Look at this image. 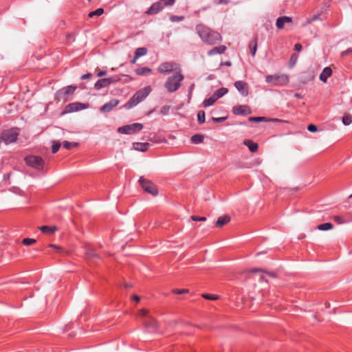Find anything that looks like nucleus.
Wrapping results in <instances>:
<instances>
[{
	"label": "nucleus",
	"instance_id": "nucleus-1",
	"mask_svg": "<svg viewBox=\"0 0 352 352\" xmlns=\"http://www.w3.org/2000/svg\"><path fill=\"white\" fill-rule=\"evenodd\" d=\"M195 30L201 41L208 45H215L221 41V36L219 32L204 24H197Z\"/></svg>",
	"mask_w": 352,
	"mask_h": 352
},
{
	"label": "nucleus",
	"instance_id": "nucleus-2",
	"mask_svg": "<svg viewBox=\"0 0 352 352\" xmlns=\"http://www.w3.org/2000/svg\"><path fill=\"white\" fill-rule=\"evenodd\" d=\"M184 79V76L181 71L175 72L172 76L167 78L164 83V87L169 93L175 92L179 89L181 82Z\"/></svg>",
	"mask_w": 352,
	"mask_h": 352
},
{
	"label": "nucleus",
	"instance_id": "nucleus-3",
	"mask_svg": "<svg viewBox=\"0 0 352 352\" xmlns=\"http://www.w3.org/2000/svg\"><path fill=\"white\" fill-rule=\"evenodd\" d=\"M24 161L28 166L45 173V161L41 157L36 155H28L24 158Z\"/></svg>",
	"mask_w": 352,
	"mask_h": 352
},
{
	"label": "nucleus",
	"instance_id": "nucleus-4",
	"mask_svg": "<svg viewBox=\"0 0 352 352\" xmlns=\"http://www.w3.org/2000/svg\"><path fill=\"white\" fill-rule=\"evenodd\" d=\"M76 89V85H69L59 89L55 94V100L63 102L69 100Z\"/></svg>",
	"mask_w": 352,
	"mask_h": 352
},
{
	"label": "nucleus",
	"instance_id": "nucleus-5",
	"mask_svg": "<svg viewBox=\"0 0 352 352\" xmlns=\"http://www.w3.org/2000/svg\"><path fill=\"white\" fill-rule=\"evenodd\" d=\"M139 183L143 190L153 196H156L158 194V190L156 186L151 180L145 179L144 177H140L139 179Z\"/></svg>",
	"mask_w": 352,
	"mask_h": 352
},
{
	"label": "nucleus",
	"instance_id": "nucleus-6",
	"mask_svg": "<svg viewBox=\"0 0 352 352\" xmlns=\"http://www.w3.org/2000/svg\"><path fill=\"white\" fill-rule=\"evenodd\" d=\"M143 128L144 126L141 123H133L119 127L118 131L122 134L131 135L139 132Z\"/></svg>",
	"mask_w": 352,
	"mask_h": 352
},
{
	"label": "nucleus",
	"instance_id": "nucleus-7",
	"mask_svg": "<svg viewBox=\"0 0 352 352\" xmlns=\"http://www.w3.org/2000/svg\"><path fill=\"white\" fill-rule=\"evenodd\" d=\"M266 82L274 85H283L289 82V78L287 75H267L265 77Z\"/></svg>",
	"mask_w": 352,
	"mask_h": 352
},
{
	"label": "nucleus",
	"instance_id": "nucleus-8",
	"mask_svg": "<svg viewBox=\"0 0 352 352\" xmlns=\"http://www.w3.org/2000/svg\"><path fill=\"white\" fill-rule=\"evenodd\" d=\"M120 80V78L118 76H113L109 78H105L98 80L94 85V88L100 90L102 88L106 87L111 84L116 83Z\"/></svg>",
	"mask_w": 352,
	"mask_h": 352
},
{
	"label": "nucleus",
	"instance_id": "nucleus-9",
	"mask_svg": "<svg viewBox=\"0 0 352 352\" xmlns=\"http://www.w3.org/2000/svg\"><path fill=\"white\" fill-rule=\"evenodd\" d=\"M232 113L236 116H247L252 113V110L248 105H237L232 108Z\"/></svg>",
	"mask_w": 352,
	"mask_h": 352
},
{
	"label": "nucleus",
	"instance_id": "nucleus-10",
	"mask_svg": "<svg viewBox=\"0 0 352 352\" xmlns=\"http://www.w3.org/2000/svg\"><path fill=\"white\" fill-rule=\"evenodd\" d=\"M148 311L142 309L140 311V316L145 317L144 324L147 327L155 328L157 326V321L152 317L147 316Z\"/></svg>",
	"mask_w": 352,
	"mask_h": 352
},
{
	"label": "nucleus",
	"instance_id": "nucleus-11",
	"mask_svg": "<svg viewBox=\"0 0 352 352\" xmlns=\"http://www.w3.org/2000/svg\"><path fill=\"white\" fill-rule=\"evenodd\" d=\"M177 64L171 62H164L160 64L157 71L161 74H169L174 69Z\"/></svg>",
	"mask_w": 352,
	"mask_h": 352
},
{
	"label": "nucleus",
	"instance_id": "nucleus-12",
	"mask_svg": "<svg viewBox=\"0 0 352 352\" xmlns=\"http://www.w3.org/2000/svg\"><path fill=\"white\" fill-rule=\"evenodd\" d=\"M234 87L243 96H247L249 94V87L247 82L238 80L234 82Z\"/></svg>",
	"mask_w": 352,
	"mask_h": 352
},
{
	"label": "nucleus",
	"instance_id": "nucleus-13",
	"mask_svg": "<svg viewBox=\"0 0 352 352\" xmlns=\"http://www.w3.org/2000/svg\"><path fill=\"white\" fill-rule=\"evenodd\" d=\"M151 91V88L149 86H146L144 87L143 89H141L136 91V93L134 94V96L137 99L138 102H140L143 101L150 94Z\"/></svg>",
	"mask_w": 352,
	"mask_h": 352
},
{
	"label": "nucleus",
	"instance_id": "nucleus-14",
	"mask_svg": "<svg viewBox=\"0 0 352 352\" xmlns=\"http://www.w3.org/2000/svg\"><path fill=\"white\" fill-rule=\"evenodd\" d=\"M164 8L162 2L160 1L152 4L149 9L146 12L148 15L156 14Z\"/></svg>",
	"mask_w": 352,
	"mask_h": 352
},
{
	"label": "nucleus",
	"instance_id": "nucleus-15",
	"mask_svg": "<svg viewBox=\"0 0 352 352\" xmlns=\"http://www.w3.org/2000/svg\"><path fill=\"white\" fill-rule=\"evenodd\" d=\"M85 109V104L80 102H73L67 104L65 107V111L71 113L74 111H78Z\"/></svg>",
	"mask_w": 352,
	"mask_h": 352
},
{
	"label": "nucleus",
	"instance_id": "nucleus-16",
	"mask_svg": "<svg viewBox=\"0 0 352 352\" xmlns=\"http://www.w3.org/2000/svg\"><path fill=\"white\" fill-rule=\"evenodd\" d=\"M119 104V100L117 99H112L109 102L103 104L100 110L101 112H109L113 107H116Z\"/></svg>",
	"mask_w": 352,
	"mask_h": 352
},
{
	"label": "nucleus",
	"instance_id": "nucleus-17",
	"mask_svg": "<svg viewBox=\"0 0 352 352\" xmlns=\"http://www.w3.org/2000/svg\"><path fill=\"white\" fill-rule=\"evenodd\" d=\"M292 17L284 16L278 17L276 19V25L278 29H282V28H283L285 23H292Z\"/></svg>",
	"mask_w": 352,
	"mask_h": 352
},
{
	"label": "nucleus",
	"instance_id": "nucleus-18",
	"mask_svg": "<svg viewBox=\"0 0 352 352\" xmlns=\"http://www.w3.org/2000/svg\"><path fill=\"white\" fill-rule=\"evenodd\" d=\"M226 47L225 45H219L213 47L208 52V56H213L217 54H223L226 50Z\"/></svg>",
	"mask_w": 352,
	"mask_h": 352
},
{
	"label": "nucleus",
	"instance_id": "nucleus-19",
	"mask_svg": "<svg viewBox=\"0 0 352 352\" xmlns=\"http://www.w3.org/2000/svg\"><path fill=\"white\" fill-rule=\"evenodd\" d=\"M332 74V69L329 67H326L320 75V80L324 82H327V78Z\"/></svg>",
	"mask_w": 352,
	"mask_h": 352
},
{
	"label": "nucleus",
	"instance_id": "nucleus-20",
	"mask_svg": "<svg viewBox=\"0 0 352 352\" xmlns=\"http://www.w3.org/2000/svg\"><path fill=\"white\" fill-rule=\"evenodd\" d=\"M244 145L248 147L249 150L252 153H256L258 151V145L257 143L254 142L251 140H245L243 141Z\"/></svg>",
	"mask_w": 352,
	"mask_h": 352
},
{
	"label": "nucleus",
	"instance_id": "nucleus-21",
	"mask_svg": "<svg viewBox=\"0 0 352 352\" xmlns=\"http://www.w3.org/2000/svg\"><path fill=\"white\" fill-rule=\"evenodd\" d=\"M230 221V217L228 215H224L218 218L216 222V226L221 228L227 224Z\"/></svg>",
	"mask_w": 352,
	"mask_h": 352
},
{
	"label": "nucleus",
	"instance_id": "nucleus-22",
	"mask_svg": "<svg viewBox=\"0 0 352 352\" xmlns=\"http://www.w3.org/2000/svg\"><path fill=\"white\" fill-rule=\"evenodd\" d=\"M38 229L45 234H52L57 230V228L56 226H43L38 228Z\"/></svg>",
	"mask_w": 352,
	"mask_h": 352
},
{
	"label": "nucleus",
	"instance_id": "nucleus-23",
	"mask_svg": "<svg viewBox=\"0 0 352 352\" xmlns=\"http://www.w3.org/2000/svg\"><path fill=\"white\" fill-rule=\"evenodd\" d=\"M85 254L88 260L100 259V256L91 248H88L86 250Z\"/></svg>",
	"mask_w": 352,
	"mask_h": 352
},
{
	"label": "nucleus",
	"instance_id": "nucleus-24",
	"mask_svg": "<svg viewBox=\"0 0 352 352\" xmlns=\"http://www.w3.org/2000/svg\"><path fill=\"white\" fill-rule=\"evenodd\" d=\"M204 135L202 134H199V133L193 135L190 138L191 143L194 144H201L204 142Z\"/></svg>",
	"mask_w": 352,
	"mask_h": 352
},
{
	"label": "nucleus",
	"instance_id": "nucleus-25",
	"mask_svg": "<svg viewBox=\"0 0 352 352\" xmlns=\"http://www.w3.org/2000/svg\"><path fill=\"white\" fill-rule=\"evenodd\" d=\"M249 49L252 55L254 56L257 50V37H255L250 42Z\"/></svg>",
	"mask_w": 352,
	"mask_h": 352
},
{
	"label": "nucleus",
	"instance_id": "nucleus-26",
	"mask_svg": "<svg viewBox=\"0 0 352 352\" xmlns=\"http://www.w3.org/2000/svg\"><path fill=\"white\" fill-rule=\"evenodd\" d=\"M228 92V89L227 88L221 87L216 90L212 95L215 97L217 100H218L219 98L226 95Z\"/></svg>",
	"mask_w": 352,
	"mask_h": 352
},
{
	"label": "nucleus",
	"instance_id": "nucleus-27",
	"mask_svg": "<svg viewBox=\"0 0 352 352\" xmlns=\"http://www.w3.org/2000/svg\"><path fill=\"white\" fill-rule=\"evenodd\" d=\"M150 146L149 143H141V142H137L134 144V147L136 150L144 152L148 149Z\"/></svg>",
	"mask_w": 352,
	"mask_h": 352
},
{
	"label": "nucleus",
	"instance_id": "nucleus-28",
	"mask_svg": "<svg viewBox=\"0 0 352 352\" xmlns=\"http://www.w3.org/2000/svg\"><path fill=\"white\" fill-rule=\"evenodd\" d=\"M139 102H138L137 99L134 96V95L129 100V101L124 105V107L126 109H130L132 107L136 106Z\"/></svg>",
	"mask_w": 352,
	"mask_h": 352
},
{
	"label": "nucleus",
	"instance_id": "nucleus-29",
	"mask_svg": "<svg viewBox=\"0 0 352 352\" xmlns=\"http://www.w3.org/2000/svg\"><path fill=\"white\" fill-rule=\"evenodd\" d=\"M138 75L145 76L151 73V69L146 67H139L135 70Z\"/></svg>",
	"mask_w": 352,
	"mask_h": 352
},
{
	"label": "nucleus",
	"instance_id": "nucleus-30",
	"mask_svg": "<svg viewBox=\"0 0 352 352\" xmlns=\"http://www.w3.org/2000/svg\"><path fill=\"white\" fill-rule=\"evenodd\" d=\"M217 100L215 98V97L213 95H212L210 97H209L208 98H206L204 100L203 106L204 107H208L212 106L214 104V102Z\"/></svg>",
	"mask_w": 352,
	"mask_h": 352
},
{
	"label": "nucleus",
	"instance_id": "nucleus-31",
	"mask_svg": "<svg viewBox=\"0 0 352 352\" xmlns=\"http://www.w3.org/2000/svg\"><path fill=\"white\" fill-rule=\"evenodd\" d=\"M147 48L146 47H138L135 51V55L136 56V58H139L141 56H143L147 54Z\"/></svg>",
	"mask_w": 352,
	"mask_h": 352
},
{
	"label": "nucleus",
	"instance_id": "nucleus-32",
	"mask_svg": "<svg viewBox=\"0 0 352 352\" xmlns=\"http://www.w3.org/2000/svg\"><path fill=\"white\" fill-rule=\"evenodd\" d=\"M333 228V225L331 223H324L318 226L317 228L320 230L327 231L331 230Z\"/></svg>",
	"mask_w": 352,
	"mask_h": 352
},
{
	"label": "nucleus",
	"instance_id": "nucleus-33",
	"mask_svg": "<svg viewBox=\"0 0 352 352\" xmlns=\"http://www.w3.org/2000/svg\"><path fill=\"white\" fill-rule=\"evenodd\" d=\"M320 16H321V14H314L313 16H310L309 18H308L307 19L306 22L305 23V24L303 25L304 26L307 25L317 20L321 19Z\"/></svg>",
	"mask_w": 352,
	"mask_h": 352
},
{
	"label": "nucleus",
	"instance_id": "nucleus-34",
	"mask_svg": "<svg viewBox=\"0 0 352 352\" xmlns=\"http://www.w3.org/2000/svg\"><path fill=\"white\" fill-rule=\"evenodd\" d=\"M79 145V144L78 142H68V141H63V148H66V149H72V148L74 147H76Z\"/></svg>",
	"mask_w": 352,
	"mask_h": 352
},
{
	"label": "nucleus",
	"instance_id": "nucleus-35",
	"mask_svg": "<svg viewBox=\"0 0 352 352\" xmlns=\"http://www.w3.org/2000/svg\"><path fill=\"white\" fill-rule=\"evenodd\" d=\"M104 13V10L102 8H98L94 11L90 12L89 13V17L92 18L94 16H100Z\"/></svg>",
	"mask_w": 352,
	"mask_h": 352
},
{
	"label": "nucleus",
	"instance_id": "nucleus-36",
	"mask_svg": "<svg viewBox=\"0 0 352 352\" xmlns=\"http://www.w3.org/2000/svg\"><path fill=\"white\" fill-rule=\"evenodd\" d=\"M60 146H61V144H60V143L59 142H58V141H53L52 142V153L53 154L56 153L58 151Z\"/></svg>",
	"mask_w": 352,
	"mask_h": 352
},
{
	"label": "nucleus",
	"instance_id": "nucleus-37",
	"mask_svg": "<svg viewBox=\"0 0 352 352\" xmlns=\"http://www.w3.org/2000/svg\"><path fill=\"white\" fill-rule=\"evenodd\" d=\"M342 123L348 126L352 122V118L349 114L344 115L342 119Z\"/></svg>",
	"mask_w": 352,
	"mask_h": 352
},
{
	"label": "nucleus",
	"instance_id": "nucleus-38",
	"mask_svg": "<svg viewBox=\"0 0 352 352\" xmlns=\"http://www.w3.org/2000/svg\"><path fill=\"white\" fill-rule=\"evenodd\" d=\"M197 121L199 124H203L205 122V112L204 111H199L198 112Z\"/></svg>",
	"mask_w": 352,
	"mask_h": 352
},
{
	"label": "nucleus",
	"instance_id": "nucleus-39",
	"mask_svg": "<svg viewBox=\"0 0 352 352\" xmlns=\"http://www.w3.org/2000/svg\"><path fill=\"white\" fill-rule=\"evenodd\" d=\"M249 122H260L263 121H266L267 119L265 117H250L248 118Z\"/></svg>",
	"mask_w": 352,
	"mask_h": 352
},
{
	"label": "nucleus",
	"instance_id": "nucleus-40",
	"mask_svg": "<svg viewBox=\"0 0 352 352\" xmlns=\"http://www.w3.org/2000/svg\"><path fill=\"white\" fill-rule=\"evenodd\" d=\"M36 242V241L34 239L25 238L22 241V244L25 246H28V245L35 243Z\"/></svg>",
	"mask_w": 352,
	"mask_h": 352
},
{
	"label": "nucleus",
	"instance_id": "nucleus-41",
	"mask_svg": "<svg viewBox=\"0 0 352 352\" xmlns=\"http://www.w3.org/2000/svg\"><path fill=\"white\" fill-rule=\"evenodd\" d=\"M184 19V16L172 15L170 16V20L172 22H179Z\"/></svg>",
	"mask_w": 352,
	"mask_h": 352
},
{
	"label": "nucleus",
	"instance_id": "nucleus-42",
	"mask_svg": "<svg viewBox=\"0 0 352 352\" xmlns=\"http://www.w3.org/2000/svg\"><path fill=\"white\" fill-rule=\"evenodd\" d=\"M297 59H298V55L296 54H292V56L290 57V60H289L290 65L294 66L296 64Z\"/></svg>",
	"mask_w": 352,
	"mask_h": 352
},
{
	"label": "nucleus",
	"instance_id": "nucleus-43",
	"mask_svg": "<svg viewBox=\"0 0 352 352\" xmlns=\"http://www.w3.org/2000/svg\"><path fill=\"white\" fill-rule=\"evenodd\" d=\"M202 296L207 300H217L218 299V296L212 294H204Z\"/></svg>",
	"mask_w": 352,
	"mask_h": 352
},
{
	"label": "nucleus",
	"instance_id": "nucleus-44",
	"mask_svg": "<svg viewBox=\"0 0 352 352\" xmlns=\"http://www.w3.org/2000/svg\"><path fill=\"white\" fill-rule=\"evenodd\" d=\"M170 107L165 105L163 106L160 109V113L162 115H167L169 112Z\"/></svg>",
	"mask_w": 352,
	"mask_h": 352
},
{
	"label": "nucleus",
	"instance_id": "nucleus-45",
	"mask_svg": "<svg viewBox=\"0 0 352 352\" xmlns=\"http://www.w3.org/2000/svg\"><path fill=\"white\" fill-rule=\"evenodd\" d=\"M191 219L195 221H205L206 220V217H197V216H191Z\"/></svg>",
	"mask_w": 352,
	"mask_h": 352
},
{
	"label": "nucleus",
	"instance_id": "nucleus-46",
	"mask_svg": "<svg viewBox=\"0 0 352 352\" xmlns=\"http://www.w3.org/2000/svg\"><path fill=\"white\" fill-rule=\"evenodd\" d=\"M162 2L163 7L165 6H173L175 3V0H160Z\"/></svg>",
	"mask_w": 352,
	"mask_h": 352
},
{
	"label": "nucleus",
	"instance_id": "nucleus-47",
	"mask_svg": "<svg viewBox=\"0 0 352 352\" xmlns=\"http://www.w3.org/2000/svg\"><path fill=\"white\" fill-rule=\"evenodd\" d=\"M307 129L310 132L315 133L318 131V126L315 124H311L308 125Z\"/></svg>",
	"mask_w": 352,
	"mask_h": 352
},
{
	"label": "nucleus",
	"instance_id": "nucleus-48",
	"mask_svg": "<svg viewBox=\"0 0 352 352\" xmlns=\"http://www.w3.org/2000/svg\"><path fill=\"white\" fill-rule=\"evenodd\" d=\"M173 292L174 294H185V293L188 292V289H175L173 290Z\"/></svg>",
	"mask_w": 352,
	"mask_h": 352
},
{
	"label": "nucleus",
	"instance_id": "nucleus-49",
	"mask_svg": "<svg viewBox=\"0 0 352 352\" xmlns=\"http://www.w3.org/2000/svg\"><path fill=\"white\" fill-rule=\"evenodd\" d=\"M333 220L339 224H342V223H344V221H343L342 217L341 216H338V215L334 216Z\"/></svg>",
	"mask_w": 352,
	"mask_h": 352
},
{
	"label": "nucleus",
	"instance_id": "nucleus-50",
	"mask_svg": "<svg viewBox=\"0 0 352 352\" xmlns=\"http://www.w3.org/2000/svg\"><path fill=\"white\" fill-rule=\"evenodd\" d=\"M226 119H227L226 117L212 118V120L214 122H217V123L222 122L225 121Z\"/></svg>",
	"mask_w": 352,
	"mask_h": 352
},
{
	"label": "nucleus",
	"instance_id": "nucleus-51",
	"mask_svg": "<svg viewBox=\"0 0 352 352\" xmlns=\"http://www.w3.org/2000/svg\"><path fill=\"white\" fill-rule=\"evenodd\" d=\"M91 76H92V74L91 73H87L85 74L82 75L80 77V79L81 80L89 79Z\"/></svg>",
	"mask_w": 352,
	"mask_h": 352
},
{
	"label": "nucleus",
	"instance_id": "nucleus-52",
	"mask_svg": "<svg viewBox=\"0 0 352 352\" xmlns=\"http://www.w3.org/2000/svg\"><path fill=\"white\" fill-rule=\"evenodd\" d=\"M195 88V84H192L190 87H189V89H188V98H190L191 96H192V91Z\"/></svg>",
	"mask_w": 352,
	"mask_h": 352
},
{
	"label": "nucleus",
	"instance_id": "nucleus-53",
	"mask_svg": "<svg viewBox=\"0 0 352 352\" xmlns=\"http://www.w3.org/2000/svg\"><path fill=\"white\" fill-rule=\"evenodd\" d=\"M302 49V46L300 43H296L294 45V50L297 52H300Z\"/></svg>",
	"mask_w": 352,
	"mask_h": 352
},
{
	"label": "nucleus",
	"instance_id": "nucleus-54",
	"mask_svg": "<svg viewBox=\"0 0 352 352\" xmlns=\"http://www.w3.org/2000/svg\"><path fill=\"white\" fill-rule=\"evenodd\" d=\"M106 75H107V72L106 71L99 70L98 72L97 73V76L98 77H102V76H106Z\"/></svg>",
	"mask_w": 352,
	"mask_h": 352
},
{
	"label": "nucleus",
	"instance_id": "nucleus-55",
	"mask_svg": "<svg viewBox=\"0 0 352 352\" xmlns=\"http://www.w3.org/2000/svg\"><path fill=\"white\" fill-rule=\"evenodd\" d=\"M262 272V270L258 269V268H252V269L250 270V271H249V272H250V273H256V272Z\"/></svg>",
	"mask_w": 352,
	"mask_h": 352
},
{
	"label": "nucleus",
	"instance_id": "nucleus-56",
	"mask_svg": "<svg viewBox=\"0 0 352 352\" xmlns=\"http://www.w3.org/2000/svg\"><path fill=\"white\" fill-rule=\"evenodd\" d=\"M351 52H352V50L349 48L347 50L342 52V56H344L348 54L349 53H350Z\"/></svg>",
	"mask_w": 352,
	"mask_h": 352
},
{
	"label": "nucleus",
	"instance_id": "nucleus-57",
	"mask_svg": "<svg viewBox=\"0 0 352 352\" xmlns=\"http://www.w3.org/2000/svg\"><path fill=\"white\" fill-rule=\"evenodd\" d=\"M132 299H133V300L136 301V302H139V301H140V298L138 296H137V295H133V296H132Z\"/></svg>",
	"mask_w": 352,
	"mask_h": 352
},
{
	"label": "nucleus",
	"instance_id": "nucleus-58",
	"mask_svg": "<svg viewBox=\"0 0 352 352\" xmlns=\"http://www.w3.org/2000/svg\"><path fill=\"white\" fill-rule=\"evenodd\" d=\"M67 40H68L69 41H74L75 40V38H74V36L73 35H72V34H69V35L67 36Z\"/></svg>",
	"mask_w": 352,
	"mask_h": 352
},
{
	"label": "nucleus",
	"instance_id": "nucleus-59",
	"mask_svg": "<svg viewBox=\"0 0 352 352\" xmlns=\"http://www.w3.org/2000/svg\"><path fill=\"white\" fill-rule=\"evenodd\" d=\"M232 63L230 61H226V62H224V63H221V65H226V66H228V67H230L231 66Z\"/></svg>",
	"mask_w": 352,
	"mask_h": 352
},
{
	"label": "nucleus",
	"instance_id": "nucleus-60",
	"mask_svg": "<svg viewBox=\"0 0 352 352\" xmlns=\"http://www.w3.org/2000/svg\"><path fill=\"white\" fill-rule=\"evenodd\" d=\"M50 248H54V249H56V250H60V248L58 246H56V245H54V244H50L49 245Z\"/></svg>",
	"mask_w": 352,
	"mask_h": 352
},
{
	"label": "nucleus",
	"instance_id": "nucleus-61",
	"mask_svg": "<svg viewBox=\"0 0 352 352\" xmlns=\"http://www.w3.org/2000/svg\"><path fill=\"white\" fill-rule=\"evenodd\" d=\"M294 97L297 98H302V95L300 93H295L294 94Z\"/></svg>",
	"mask_w": 352,
	"mask_h": 352
},
{
	"label": "nucleus",
	"instance_id": "nucleus-62",
	"mask_svg": "<svg viewBox=\"0 0 352 352\" xmlns=\"http://www.w3.org/2000/svg\"><path fill=\"white\" fill-rule=\"evenodd\" d=\"M138 58H136V56L135 55L134 56V58L131 60V64H135L136 63V60H138Z\"/></svg>",
	"mask_w": 352,
	"mask_h": 352
},
{
	"label": "nucleus",
	"instance_id": "nucleus-63",
	"mask_svg": "<svg viewBox=\"0 0 352 352\" xmlns=\"http://www.w3.org/2000/svg\"><path fill=\"white\" fill-rule=\"evenodd\" d=\"M349 199H352V194L349 196Z\"/></svg>",
	"mask_w": 352,
	"mask_h": 352
}]
</instances>
